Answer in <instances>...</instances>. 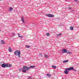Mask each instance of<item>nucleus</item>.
Returning a JSON list of instances; mask_svg holds the SVG:
<instances>
[{
	"label": "nucleus",
	"instance_id": "obj_1",
	"mask_svg": "<svg viewBox=\"0 0 79 79\" xmlns=\"http://www.w3.org/2000/svg\"><path fill=\"white\" fill-rule=\"evenodd\" d=\"M70 70H73L74 71H76V70L74 69V68L73 67H71L69 68H67L65 69V71H64V73L65 74H68V73H69V71Z\"/></svg>",
	"mask_w": 79,
	"mask_h": 79
},
{
	"label": "nucleus",
	"instance_id": "obj_2",
	"mask_svg": "<svg viewBox=\"0 0 79 79\" xmlns=\"http://www.w3.org/2000/svg\"><path fill=\"white\" fill-rule=\"evenodd\" d=\"M20 53H21V51H20L17 50L14 53V54L15 55H16V56H18V57L19 58V57H21V54Z\"/></svg>",
	"mask_w": 79,
	"mask_h": 79
},
{
	"label": "nucleus",
	"instance_id": "obj_3",
	"mask_svg": "<svg viewBox=\"0 0 79 79\" xmlns=\"http://www.w3.org/2000/svg\"><path fill=\"white\" fill-rule=\"evenodd\" d=\"M28 67L26 66H23V68L22 69V71L23 73H26V71H28L29 69H28Z\"/></svg>",
	"mask_w": 79,
	"mask_h": 79
},
{
	"label": "nucleus",
	"instance_id": "obj_4",
	"mask_svg": "<svg viewBox=\"0 0 79 79\" xmlns=\"http://www.w3.org/2000/svg\"><path fill=\"white\" fill-rule=\"evenodd\" d=\"M45 16H48V17H49L50 18H53L54 17V15L50 14H46Z\"/></svg>",
	"mask_w": 79,
	"mask_h": 79
},
{
	"label": "nucleus",
	"instance_id": "obj_5",
	"mask_svg": "<svg viewBox=\"0 0 79 79\" xmlns=\"http://www.w3.org/2000/svg\"><path fill=\"white\" fill-rule=\"evenodd\" d=\"M11 68L12 67V65L10 64H6V67Z\"/></svg>",
	"mask_w": 79,
	"mask_h": 79
},
{
	"label": "nucleus",
	"instance_id": "obj_6",
	"mask_svg": "<svg viewBox=\"0 0 79 79\" xmlns=\"http://www.w3.org/2000/svg\"><path fill=\"white\" fill-rule=\"evenodd\" d=\"M62 52L63 53H67V51L65 49H64L62 50Z\"/></svg>",
	"mask_w": 79,
	"mask_h": 79
},
{
	"label": "nucleus",
	"instance_id": "obj_7",
	"mask_svg": "<svg viewBox=\"0 0 79 79\" xmlns=\"http://www.w3.org/2000/svg\"><path fill=\"white\" fill-rule=\"evenodd\" d=\"M1 66L2 68L6 67V64H3L1 65Z\"/></svg>",
	"mask_w": 79,
	"mask_h": 79
},
{
	"label": "nucleus",
	"instance_id": "obj_8",
	"mask_svg": "<svg viewBox=\"0 0 79 79\" xmlns=\"http://www.w3.org/2000/svg\"><path fill=\"white\" fill-rule=\"evenodd\" d=\"M28 68H27L28 69H31H31H33V68H35V66H30V67H28Z\"/></svg>",
	"mask_w": 79,
	"mask_h": 79
},
{
	"label": "nucleus",
	"instance_id": "obj_9",
	"mask_svg": "<svg viewBox=\"0 0 79 79\" xmlns=\"http://www.w3.org/2000/svg\"><path fill=\"white\" fill-rule=\"evenodd\" d=\"M8 51L9 52H12V49H11V48L10 47H9Z\"/></svg>",
	"mask_w": 79,
	"mask_h": 79
},
{
	"label": "nucleus",
	"instance_id": "obj_10",
	"mask_svg": "<svg viewBox=\"0 0 79 79\" xmlns=\"http://www.w3.org/2000/svg\"><path fill=\"white\" fill-rule=\"evenodd\" d=\"M21 20L24 23V24H25V23H24V18H23V17H22L21 18Z\"/></svg>",
	"mask_w": 79,
	"mask_h": 79
},
{
	"label": "nucleus",
	"instance_id": "obj_11",
	"mask_svg": "<svg viewBox=\"0 0 79 79\" xmlns=\"http://www.w3.org/2000/svg\"><path fill=\"white\" fill-rule=\"evenodd\" d=\"M67 54H69V55H71V54H72V52L67 51Z\"/></svg>",
	"mask_w": 79,
	"mask_h": 79
},
{
	"label": "nucleus",
	"instance_id": "obj_12",
	"mask_svg": "<svg viewBox=\"0 0 79 79\" xmlns=\"http://www.w3.org/2000/svg\"><path fill=\"white\" fill-rule=\"evenodd\" d=\"M68 61V60H64V61H63V63H67Z\"/></svg>",
	"mask_w": 79,
	"mask_h": 79
},
{
	"label": "nucleus",
	"instance_id": "obj_13",
	"mask_svg": "<svg viewBox=\"0 0 79 79\" xmlns=\"http://www.w3.org/2000/svg\"><path fill=\"white\" fill-rule=\"evenodd\" d=\"M46 76H48L49 77H51V75L49 73H48Z\"/></svg>",
	"mask_w": 79,
	"mask_h": 79
},
{
	"label": "nucleus",
	"instance_id": "obj_14",
	"mask_svg": "<svg viewBox=\"0 0 79 79\" xmlns=\"http://www.w3.org/2000/svg\"><path fill=\"white\" fill-rule=\"evenodd\" d=\"M70 29L71 31H73V27L72 26H71L70 27Z\"/></svg>",
	"mask_w": 79,
	"mask_h": 79
},
{
	"label": "nucleus",
	"instance_id": "obj_15",
	"mask_svg": "<svg viewBox=\"0 0 79 79\" xmlns=\"http://www.w3.org/2000/svg\"><path fill=\"white\" fill-rule=\"evenodd\" d=\"M12 10H13V8H12V7H10L9 9V11H11Z\"/></svg>",
	"mask_w": 79,
	"mask_h": 79
},
{
	"label": "nucleus",
	"instance_id": "obj_16",
	"mask_svg": "<svg viewBox=\"0 0 79 79\" xmlns=\"http://www.w3.org/2000/svg\"><path fill=\"white\" fill-rule=\"evenodd\" d=\"M61 35H62V34H61V33H60V34H57V37H59V36Z\"/></svg>",
	"mask_w": 79,
	"mask_h": 79
},
{
	"label": "nucleus",
	"instance_id": "obj_17",
	"mask_svg": "<svg viewBox=\"0 0 79 79\" xmlns=\"http://www.w3.org/2000/svg\"><path fill=\"white\" fill-rule=\"evenodd\" d=\"M1 41L2 42V44H6V43H5V42H4V41H3V40H1Z\"/></svg>",
	"mask_w": 79,
	"mask_h": 79
},
{
	"label": "nucleus",
	"instance_id": "obj_18",
	"mask_svg": "<svg viewBox=\"0 0 79 79\" xmlns=\"http://www.w3.org/2000/svg\"><path fill=\"white\" fill-rule=\"evenodd\" d=\"M52 67L53 68H54V69H56V66L54 65L52 66Z\"/></svg>",
	"mask_w": 79,
	"mask_h": 79
},
{
	"label": "nucleus",
	"instance_id": "obj_19",
	"mask_svg": "<svg viewBox=\"0 0 79 79\" xmlns=\"http://www.w3.org/2000/svg\"><path fill=\"white\" fill-rule=\"evenodd\" d=\"M45 56L46 58H48V56L47 55H45Z\"/></svg>",
	"mask_w": 79,
	"mask_h": 79
},
{
	"label": "nucleus",
	"instance_id": "obj_20",
	"mask_svg": "<svg viewBox=\"0 0 79 79\" xmlns=\"http://www.w3.org/2000/svg\"><path fill=\"white\" fill-rule=\"evenodd\" d=\"M26 47V48H30V47H31V46H28L27 45Z\"/></svg>",
	"mask_w": 79,
	"mask_h": 79
},
{
	"label": "nucleus",
	"instance_id": "obj_21",
	"mask_svg": "<svg viewBox=\"0 0 79 79\" xmlns=\"http://www.w3.org/2000/svg\"><path fill=\"white\" fill-rule=\"evenodd\" d=\"M46 35H47L48 36H49V35H50V33H47Z\"/></svg>",
	"mask_w": 79,
	"mask_h": 79
},
{
	"label": "nucleus",
	"instance_id": "obj_22",
	"mask_svg": "<svg viewBox=\"0 0 79 79\" xmlns=\"http://www.w3.org/2000/svg\"><path fill=\"white\" fill-rule=\"evenodd\" d=\"M19 37H20V39H21V38H23V36H22V35H19Z\"/></svg>",
	"mask_w": 79,
	"mask_h": 79
},
{
	"label": "nucleus",
	"instance_id": "obj_23",
	"mask_svg": "<svg viewBox=\"0 0 79 79\" xmlns=\"http://www.w3.org/2000/svg\"><path fill=\"white\" fill-rule=\"evenodd\" d=\"M12 35H13V36H15V33H12Z\"/></svg>",
	"mask_w": 79,
	"mask_h": 79
},
{
	"label": "nucleus",
	"instance_id": "obj_24",
	"mask_svg": "<svg viewBox=\"0 0 79 79\" xmlns=\"http://www.w3.org/2000/svg\"><path fill=\"white\" fill-rule=\"evenodd\" d=\"M39 56H41V57H42V56H42V54H40V55H39Z\"/></svg>",
	"mask_w": 79,
	"mask_h": 79
},
{
	"label": "nucleus",
	"instance_id": "obj_25",
	"mask_svg": "<svg viewBox=\"0 0 79 79\" xmlns=\"http://www.w3.org/2000/svg\"><path fill=\"white\" fill-rule=\"evenodd\" d=\"M71 12L72 13H73L74 12V10H71Z\"/></svg>",
	"mask_w": 79,
	"mask_h": 79
},
{
	"label": "nucleus",
	"instance_id": "obj_26",
	"mask_svg": "<svg viewBox=\"0 0 79 79\" xmlns=\"http://www.w3.org/2000/svg\"><path fill=\"white\" fill-rule=\"evenodd\" d=\"M71 7H69L68 8V10H71Z\"/></svg>",
	"mask_w": 79,
	"mask_h": 79
},
{
	"label": "nucleus",
	"instance_id": "obj_27",
	"mask_svg": "<svg viewBox=\"0 0 79 79\" xmlns=\"http://www.w3.org/2000/svg\"><path fill=\"white\" fill-rule=\"evenodd\" d=\"M74 1H75V2H77L78 1V0H74Z\"/></svg>",
	"mask_w": 79,
	"mask_h": 79
},
{
	"label": "nucleus",
	"instance_id": "obj_28",
	"mask_svg": "<svg viewBox=\"0 0 79 79\" xmlns=\"http://www.w3.org/2000/svg\"><path fill=\"white\" fill-rule=\"evenodd\" d=\"M21 70H22V69H19V71H21Z\"/></svg>",
	"mask_w": 79,
	"mask_h": 79
},
{
	"label": "nucleus",
	"instance_id": "obj_29",
	"mask_svg": "<svg viewBox=\"0 0 79 79\" xmlns=\"http://www.w3.org/2000/svg\"><path fill=\"white\" fill-rule=\"evenodd\" d=\"M18 35H19V34L18 33Z\"/></svg>",
	"mask_w": 79,
	"mask_h": 79
},
{
	"label": "nucleus",
	"instance_id": "obj_30",
	"mask_svg": "<svg viewBox=\"0 0 79 79\" xmlns=\"http://www.w3.org/2000/svg\"><path fill=\"white\" fill-rule=\"evenodd\" d=\"M1 30H0V32H1Z\"/></svg>",
	"mask_w": 79,
	"mask_h": 79
},
{
	"label": "nucleus",
	"instance_id": "obj_31",
	"mask_svg": "<svg viewBox=\"0 0 79 79\" xmlns=\"http://www.w3.org/2000/svg\"><path fill=\"white\" fill-rule=\"evenodd\" d=\"M1 0H0V1H1Z\"/></svg>",
	"mask_w": 79,
	"mask_h": 79
}]
</instances>
